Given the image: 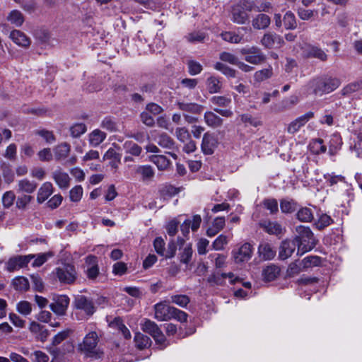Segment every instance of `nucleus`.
<instances>
[{"label": "nucleus", "mask_w": 362, "mask_h": 362, "mask_svg": "<svg viewBox=\"0 0 362 362\" xmlns=\"http://www.w3.org/2000/svg\"><path fill=\"white\" fill-rule=\"evenodd\" d=\"M362 89V80L354 81L344 87L342 89L343 95H349L354 92L358 91Z\"/></svg>", "instance_id": "50"}, {"label": "nucleus", "mask_w": 362, "mask_h": 362, "mask_svg": "<svg viewBox=\"0 0 362 362\" xmlns=\"http://www.w3.org/2000/svg\"><path fill=\"white\" fill-rule=\"evenodd\" d=\"M113 324H115L118 330L122 334L125 339H129L131 338V333L129 329L123 324L120 318H115Z\"/></svg>", "instance_id": "62"}, {"label": "nucleus", "mask_w": 362, "mask_h": 362, "mask_svg": "<svg viewBox=\"0 0 362 362\" xmlns=\"http://www.w3.org/2000/svg\"><path fill=\"white\" fill-rule=\"evenodd\" d=\"M279 272L280 269L279 267L274 264H271L264 269L262 275L265 281H272L276 279V278L279 276Z\"/></svg>", "instance_id": "31"}, {"label": "nucleus", "mask_w": 362, "mask_h": 362, "mask_svg": "<svg viewBox=\"0 0 362 362\" xmlns=\"http://www.w3.org/2000/svg\"><path fill=\"white\" fill-rule=\"evenodd\" d=\"M305 53L308 57L317 58L322 62L327 59V55L325 51L317 47H308L305 50Z\"/></svg>", "instance_id": "29"}, {"label": "nucleus", "mask_w": 362, "mask_h": 362, "mask_svg": "<svg viewBox=\"0 0 362 362\" xmlns=\"http://www.w3.org/2000/svg\"><path fill=\"white\" fill-rule=\"evenodd\" d=\"M264 207L270 211V214H276L278 210V202L275 199H266L262 202Z\"/></svg>", "instance_id": "57"}, {"label": "nucleus", "mask_w": 362, "mask_h": 362, "mask_svg": "<svg viewBox=\"0 0 362 362\" xmlns=\"http://www.w3.org/2000/svg\"><path fill=\"white\" fill-rule=\"evenodd\" d=\"M123 147L127 153L134 156H139L142 152L141 147L132 141H125Z\"/></svg>", "instance_id": "37"}, {"label": "nucleus", "mask_w": 362, "mask_h": 362, "mask_svg": "<svg viewBox=\"0 0 362 362\" xmlns=\"http://www.w3.org/2000/svg\"><path fill=\"white\" fill-rule=\"evenodd\" d=\"M261 44L268 49L280 47L284 44L283 38L274 33L264 34L261 40Z\"/></svg>", "instance_id": "12"}, {"label": "nucleus", "mask_w": 362, "mask_h": 362, "mask_svg": "<svg viewBox=\"0 0 362 362\" xmlns=\"http://www.w3.org/2000/svg\"><path fill=\"white\" fill-rule=\"evenodd\" d=\"M33 197L30 194H22L17 197L16 206L20 210H25L28 205L33 201Z\"/></svg>", "instance_id": "41"}, {"label": "nucleus", "mask_w": 362, "mask_h": 362, "mask_svg": "<svg viewBox=\"0 0 362 362\" xmlns=\"http://www.w3.org/2000/svg\"><path fill=\"white\" fill-rule=\"evenodd\" d=\"M37 187V182L26 178L18 180L17 183V192L18 193L32 194L35 192Z\"/></svg>", "instance_id": "19"}, {"label": "nucleus", "mask_w": 362, "mask_h": 362, "mask_svg": "<svg viewBox=\"0 0 362 362\" xmlns=\"http://www.w3.org/2000/svg\"><path fill=\"white\" fill-rule=\"evenodd\" d=\"M106 134L100 129H95L89 134L88 141L91 146H97L100 145L105 139Z\"/></svg>", "instance_id": "32"}, {"label": "nucleus", "mask_w": 362, "mask_h": 362, "mask_svg": "<svg viewBox=\"0 0 362 362\" xmlns=\"http://www.w3.org/2000/svg\"><path fill=\"white\" fill-rule=\"evenodd\" d=\"M222 39L231 43H239L243 40V36L233 32H225L221 34Z\"/></svg>", "instance_id": "53"}, {"label": "nucleus", "mask_w": 362, "mask_h": 362, "mask_svg": "<svg viewBox=\"0 0 362 362\" xmlns=\"http://www.w3.org/2000/svg\"><path fill=\"white\" fill-rule=\"evenodd\" d=\"M341 84L339 78L325 77L313 80L310 86L315 94L329 93L337 89Z\"/></svg>", "instance_id": "4"}, {"label": "nucleus", "mask_w": 362, "mask_h": 362, "mask_svg": "<svg viewBox=\"0 0 362 362\" xmlns=\"http://www.w3.org/2000/svg\"><path fill=\"white\" fill-rule=\"evenodd\" d=\"M175 136L177 139L182 143H185L191 139L190 133L185 127L176 128Z\"/></svg>", "instance_id": "46"}, {"label": "nucleus", "mask_w": 362, "mask_h": 362, "mask_svg": "<svg viewBox=\"0 0 362 362\" xmlns=\"http://www.w3.org/2000/svg\"><path fill=\"white\" fill-rule=\"evenodd\" d=\"M273 75V68L269 66L266 69L257 71L254 74V79L257 82H262L270 78Z\"/></svg>", "instance_id": "36"}, {"label": "nucleus", "mask_w": 362, "mask_h": 362, "mask_svg": "<svg viewBox=\"0 0 362 362\" xmlns=\"http://www.w3.org/2000/svg\"><path fill=\"white\" fill-rule=\"evenodd\" d=\"M303 271L305 270L301 265V261H295L288 265L286 273L288 276H294Z\"/></svg>", "instance_id": "48"}, {"label": "nucleus", "mask_w": 362, "mask_h": 362, "mask_svg": "<svg viewBox=\"0 0 362 362\" xmlns=\"http://www.w3.org/2000/svg\"><path fill=\"white\" fill-rule=\"evenodd\" d=\"M332 222L333 220L332 218L329 216L324 214L320 216L318 221L315 223V225L319 230H322L329 226Z\"/></svg>", "instance_id": "60"}, {"label": "nucleus", "mask_w": 362, "mask_h": 362, "mask_svg": "<svg viewBox=\"0 0 362 362\" xmlns=\"http://www.w3.org/2000/svg\"><path fill=\"white\" fill-rule=\"evenodd\" d=\"M253 4L252 11L256 12H268L271 8V4L268 1H262L261 3H258L254 1H251Z\"/></svg>", "instance_id": "61"}, {"label": "nucleus", "mask_w": 362, "mask_h": 362, "mask_svg": "<svg viewBox=\"0 0 362 362\" xmlns=\"http://www.w3.org/2000/svg\"><path fill=\"white\" fill-rule=\"evenodd\" d=\"M69 304V298L67 296L62 295L57 296L54 302L49 305L50 309L57 315H65Z\"/></svg>", "instance_id": "13"}, {"label": "nucleus", "mask_w": 362, "mask_h": 362, "mask_svg": "<svg viewBox=\"0 0 362 362\" xmlns=\"http://www.w3.org/2000/svg\"><path fill=\"white\" fill-rule=\"evenodd\" d=\"M52 177L59 188L66 189L69 187L71 180L69 175L61 168L56 169L52 173Z\"/></svg>", "instance_id": "16"}, {"label": "nucleus", "mask_w": 362, "mask_h": 362, "mask_svg": "<svg viewBox=\"0 0 362 362\" xmlns=\"http://www.w3.org/2000/svg\"><path fill=\"white\" fill-rule=\"evenodd\" d=\"M98 334L94 331L90 332L78 344V349L88 357L100 358L102 352L98 349Z\"/></svg>", "instance_id": "3"}, {"label": "nucleus", "mask_w": 362, "mask_h": 362, "mask_svg": "<svg viewBox=\"0 0 362 362\" xmlns=\"http://www.w3.org/2000/svg\"><path fill=\"white\" fill-rule=\"evenodd\" d=\"M284 25L287 30H293L297 26L296 19L291 11H288L284 16Z\"/></svg>", "instance_id": "42"}, {"label": "nucleus", "mask_w": 362, "mask_h": 362, "mask_svg": "<svg viewBox=\"0 0 362 362\" xmlns=\"http://www.w3.org/2000/svg\"><path fill=\"white\" fill-rule=\"evenodd\" d=\"M321 264V258L318 256H308L301 260V265L304 270L320 266Z\"/></svg>", "instance_id": "38"}, {"label": "nucleus", "mask_w": 362, "mask_h": 362, "mask_svg": "<svg viewBox=\"0 0 362 362\" xmlns=\"http://www.w3.org/2000/svg\"><path fill=\"white\" fill-rule=\"evenodd\" d=\"M219 58L221 61L233 65H236L239 61L236 56L227 52H221L220 54Z\"/></svg>", "instance_id": "64"}, {"label": "nucleus", "mask_w": 362, "mask_h": 362, "mask_svg": "<svg viewBox=\"0 0 362 362\" xmlns=\"http://www.w3.org/2000/svg\"><path fill=\"white\" fill-rule=\"evenodd\" d=\"M83 195V188L81 185H77L73 187L69 192V197L71 201L77 202H79Z\"/></svg>", "instance_id": "59"}, {"label": "nucleus", "mask_w": 362, "mask_h": 362, "mask_svg": "<svg viewBox=\"0 0 362 362\" xmlns=\"http://www.w3.org/2000/svg\"><path fill=\"white\" fill-rule=\"evenodd\" d=\"M206 84L210 93H217L221 89V83L219 80L215 77L209 78Z\"/></svg>", "instance_id": "54"}, {"label": "nucleus", "mask_w": 362, "mask_h": 362, "mask_svg": "<svg viewBox=\"0 0 362 362\" xmlns=\"http://www.w3.org/2000/svg\"><path fill=\"white\" fill-rule=\"evenodd\" d=\"M297 218L302 222H311L313 219V212L311 209L303 207L297 212Z\"/></svg>", "instance_id": "39"}, {"label": "nucleus", "mask_w": 362, "mask_h": 362, "mask_svg": "<svg viewBox=\"0 0 362 362\" xmlns=\"http://www.w3.org/2000/svg\"><path fill=\"white\" fill-rule=\"evenodd\" d=\"M149 160L153 163L160 170L168 169L170 165V161L163 155L151 156Z\"/></svg>", "instance_id": "28"}, {"label": "nucleus", "mask_w": 362, "mask_h": 362, "mask_svg": "<svg viewBox=\"0 0 362 362\" xmlns=\"http://www.w3.org/2000/svg\"><path fill=\"white\" fill-rule=\"evenodd\" d=\"M296 246H298V245L295 239L282 241L279 251V258L284 260L290 257L294 252Z\"/></svg>", "instance_id": "15"}, {"label": "nucleus", "mask_w": 362, "mask_h": 362, "mask_svg": "<svg viewBox=\"0 0 362 362\" xmlns=\"http://www.w3.org/2000/svg\"><path fill=\"white\" fill-rule=\"evenodd\" d=\"M259 257L263 260L272 259L276 255L275 249L268 243L264 242L259 244L258 247Z\"/></svg>", "instance_id": "17"}, {"label": "nucleus", "mask_w": 362, "mask_h": 362, "mask_svg": "<svg viewBox=\"0 0 362 362\" xmlns=\"http://www.w3.org/2000/svg\"><path fill=\"white\" fill-rule=\"evenodd\" d=\"M252 254V247L250 243H244L235 254L234 258L236 262H243L250 259Z\"/></svg>", "instance_id": "18"}, {"label": "nucleus", "mask_w": 362, "mask_h": 362, "mask_svg": "<svg viewBox=\"0 0 362 362\" xmlns=\"http://www.w3.org/2000/svg\"><path fill=\"white\" fill-rule=\"evenodd\" d=\"M134 341L136 347L139 349L148 348L151 346L152 344V341L150 337L140 332L135 334Z\"/></svg>", "instance_id": "34"}, {"label": "nucleus", "mask_w": 362, "mask_h": 362, "mask_svg": "<svg viewBox=\"0 0 362 362\" xmlns=\"http://www.w3.org/2000/svg\"><path fill=\"white\" fill-rule=\"evenodd\" d=\"M204 120L207 126L213 129L221 127L223 122V119L212 111L204 113Z\"/></svg>", "instance_id": "22"}, {"label": "nucleus", "mask_w": 362, "mask_h": 362, "mask_svg": "<svg viewBox=\"0 0 362 362\" xmlns=\"http://www.w3.org/2000/svg\"><path fill=\"white\" fill-rule=\"evenodd\" d=\"M214 68L222 72L224 75L229 76V77H235V70L230 68L227 65L221 63V62H217L214 65Z\"/></svg>", "instance_id": "52"}, {"label": "nucleus", "mask_w": 362, "mask_h": 362, "mask_svg": "<svg viewBox=\"0 0 362 362\" xmlns=\"http://www.w3.org/2000/svg\"><path fill=\"white\" fill-rule=\"evenodd\" d=\"M210 101L218 107H228L231 103L230 98L224 96H214Z\"/></svg>", "instance_id": "63"}, {"label": "nucleus", "mask_w": 362, "mask_h": 362, "mask_svg": "<svg viewBox=\"0 0 362 362\" xmlns=\"http://www.w3.org/2000/svg\"><path fill=\"white\" fill-rule=\"evenodd\" d=\"M228 243V238L225 235H220L212 243V247L215 250H222L224 246Z\"/></svg>", "instance_id": "55"}, {"label": "nucleus", "mask_w": 362, "mask_h": 362, "mask_svg": "<svg viewBox=\"0 0 362 362\" xmlns=\"http://www.w3.org/2000/svg\"><path fill=\"white\" fill-rule=\"evenodd\" d=\"M54 187L51 182H44L39 188L37 196V202L43 203L53 193Z\"/></svg>", "instance_id": "24"}, {"label": "nucleus", "mask_w": 362, "mask_h": 362, "mask_svg": "<svg viewBox=\"0 0 362 362\" xmlns=\"http://www.w3.org/2000/svg\"><path fill=\"white\" fill-rule=\"evenodd\" d=\"M158 144L162 148L173 150L176 148L175 142L174 140L167 134L163 133L160 134L156 140Z\"/></svg>", "instance_id": "30"}, {"label": "nucleus", "mask_w": 362, "mask_h": 362, "mask_svg": "<svg viewBox=\"0 0 362 362\" xmlns=\"http://www.w3.org/2000/svg\"><path fill=\"white\" fill-rule=\"evenodd\" d=\"M153 247L156 252L161 255L165 256V257H172L175 252V247L174 243L169 244V248L170 249V254L165 255V242L161 237H157L153 241Z\"/></svg>", "instance_id": "21"}, {"label": "nucleus", "mask_w": 362, "mask_h": 362, "mask_svg": "<svg viewBox=\"0 0 362 362\" xmlns=\"http://www.w3.org/2000/svg\"><path fill=\"white\" fill-rule=\"evenodd\" d=\"M271 19L269 16L260 13L257 15L252 21V27L257 30H263L269 27Z\"/></svg>", "instance_id": "26"}, {"label": "nucleus", "mask_w": 362, "mask_h": 362, "mask_svg": "<svg viewBox=\"0 0 362 362\" xmlns=\"http://www.w3.org/2000/svg\"><path fill=\"white\" fill-rule=\"evenodd\" d=\"M296 231L298 235L294 239L298 245V255H302L315 247L317 240L309 227L300 225L296 228Z\"/></svg>", "instance_id": "1"}, {"label": "nucleus", "mask_w": 362, "mask_h": 362, "mask_svg": "<svg viewBox=\"0 0 362 362\" xmlns=\"http://www.w3.org/2000/svg\"><path fill=\"white\" fill-rule=\"evenodd\" d=\"M29 329L32 333L36 334V339L40 341H46L48 337V330L45 329V326L35 321L30 324Z\"/></svg>", "instance_id": "20"}, {"label": "nucleus", "mask_w": 362, "mask_h": 362, "mask_svg": "<svg viewBox=\"0 0 362 362\" xmlns=\"http://www.w3.org/2000/svg\"><path fill=\"white\" fill-rule=\"evenodd\" d=\"M174 307L170 306L165 302H160L154 305V317L158 321H168L172 319V312Z\"/></svg>", "instance_id": "11"}, {"label": "nucleus", "mask_w": 362, "mask_h": 362, "mask_svg": "<svg viewBox=\"0 0 362 362\" xmlns=\"http://www.w3.org/2000/svg\"><path fill=\"white\" fill-rule=\"evenodd\" d=\"M176 105L179 110L183 112L184 119L188 124L197 122L199 117L197 115H200L204 110V107L202 105L195 103L177 101Z\"/></svg>", "instance_id": "5"}, {"label": "nucleus", "mask_w": 362, "mask_h": 362, "mask_svg": "<svg viewBox=\"0 0 362 362\" xmlns=\"http://www.w3.org/2000/svg\"><path fill=\"white\" fill-rule=\"evenodd\" d=\"M252 5L250 0H240L231 7V21L237 24H245L249 20L247 12L252 11Z\"/></svg>", "instance_id": "2"}, {"label": "nucleus", "mask_w": 362, "mask_h": 362, "mask_svg": "<svg viewBox=\"0 0 362 362\" xmlns=\"http://www.w3.org/2000/svg\"><path fill=\"white\" fill-rule=\"evenodd\" d=\"M16 199L15 193L10 190L6 192L2 197V204L5 208L11 207Z\"/></svg>", "instance_id": "58"}, {"label": "nucleus", "mask_w": 362, "mask_h": 362, "mask_svg": "<svg viewBox=\"0 0 362 362\" xmlns=\"http://www.w3.org/2000/svg\"><path fill=\"white\" fill-rule=\"evenodd\" d=\"M218 144V141L216 136L213 133L206 132L202 138L201 144L202 151L205 155H211L214 153Z\"/></svg>", "instance_id": "10"}, {"label": "nucleus", "mask_w": 362, "mask_h": 362, "mask_svg": "<svg viewBox=\"0 0 362 362\" xmlns=\"http://www.w3.org/2000/svg\"><path fill=\"white\" fill-rule=\"evenodd\" d=\"M35 255V257L33 258L34 261L32 263V266L34 267H39L46 262L49 258L52 257L53 256V253L52 252H48Z\"/></svg>", "instance_id": "43"}, {"label": "nucleus", "mask_w": 362, "mask_h": 362, "mask_svg": "<svg viewBox=\"0 0 362 362\" xmlns=\"http://www.w3.org/2000/svg\"><path fill=\"white\" fill-rule=\"evenodd\" d=\"M71 136L74 138H78L87 131V127L83 123H76L70 127Z\"/></svg>", "instance_id": "44"}, {"label": "nucleus", "mask_w": 362, "mask_h": 362, "mask_svg": "<svg viewBox=\"0 0 362 362\" xmlns=\"http://www.w3.org/2000/svg\"><path fill=\"white\" fill-rule=\"evenodd\" d=\"M53 151L56 160H62L68 157L71 151V146L68 143L64 142L56 146Z\"/></svg>", "instance_id": "25"}, {"label": "nucleus", "mask_w": 362, "mask_h": 362, "mask_svg": "<svg viewBox=\"0 0 362 362\" xmlns=\"http://www.w3.org/2000/svg\"><path fill=\"white\" fill-rule=\"evenodd\" d=\"M141 329L144 332H146L153 337L160 329L155 322L146 318L144 320V322L141 324Z\"/></svg>", "instance_id": "35"}, {"label": "nucleus", "mask_w": 362, "mask_h": 362, "mask_svg": "<svg viewBox=\"0 0 362 362\" xmlns=\"http://www.w3.org/2000/svg\"><path fill=\"white\" fill-rule=\"evenodd\" d=\"M10 38L16 45L27 47L30 44V40L26 35L18 30H14L10 33Z\"/></svg>", "instance_id": "23"}, {"label": "nucleus", "mask_w": 362, "mask_h": 362, "mask_svg": "<svg viewBox=\"0 0 362 362\" xmlns=\"http://www.w3.org/2000/svg\"><path fill=\"white\" fill-rule=\"evenodd\" d=\"M310 148L313 153L320 154L326 152L327 148L323 145V140L322 139H317L313 141L310 144Z\"/></svg>", "instance_id": "49"}, {"label": "nucleus", "mask_w": 362, "mask_h": 362, "mask_svg": "<svg viewBox=\"0 0 362 362\" xmlns=\"http://www.w3.org/2000/svg\"><path fill=\"white\" fill-rule=\"evenodd\" d=\"M76 310L83 313L84 317L88 318L95 312L96 308L93 300L84 296H77L74 300Z\"/></svg>", "instance_id": "7"}, {"label": "nucleus", "mask_w": 362, "mask_h": 362, "mask_svg": "<svg viewBox=\"0 0 362 362\" xmlns=\"http://www.w3.org/2000/svg\"><path fill=\"white\" fill-rule=\"evenodd\" d=\"M297 207V204L293 200L282 199L280 202V208L283 213H292Z\"/></svg>", "instance_id": "47"}, {"label": "nucleus", "mask_w": 362, "mask_h": 362, "mask_svg": "<svg viewBox=\"0 0 362 362\" xmlns=\"http://www.w3.org/2000/svg\"><path fill=\"white\" fill-rule=\"evenodd\" d=\"M101 127L111 132L117 131V124L111 117H105L101 122Z\"/></svg>", "instance_id": "51"}, {"label": "nucleus", "mask_w": 362, "mask_h": 362, "mask_svg": "<svg viewBox=\"0 0 362 362\" xmlns=\"http://www.w3.org/2000/svg\"><path fill=\"white\" fill-rule=\"evenodd\" d=\"M189 301V298L187 295H174L171 296V302L182 308H185Z\"/></svg>", "instance_id": "56"}, {"label": "nucleus", "mask_w": 362, "mask_h": 362, "mask_svg": "<svg viewBox=\"0 0 362 362\" xmlns=\"http://www.w3.org/2000/svg\"><path fill=\"white\" fill-rule=\"evenodd\" d=\"M314 117V112H308L305 115L292 121L287 127V132L289 134H295L303 127L310 119Z\"/></svg>", "instance_id": "14"}, {"label": "nucleus", "mask_w": 362, "mask_h": 362, "mask_svg": "<svg viewBox=\"0 0 362 362\" xmlns=\"http://www.w3.org/2000/svg\"><path fill=\"white\" fill-rule=\"evenodd\" d=\"M35 255H16L10 258L6 262V269L9 272H13L25 267Z\"/></svg>", "instance_id": "9"}, {"label": "nucleus", "mask_w": 362, "mask_h": 362, "mask_svg": "<svg viewBox=\"0 0 362 362\" xmlns=\"http://www.w3.org/2000/svg\"><path fill=\"white\" fill-rule=\"evenodd\" d=\"M136 173L142 176L143 180L151 179L154 176V170L151 165H139L136 170Z\"/></svg>", "instance_id": "40"}, {"label": "nucleus", "mask_w": 362, "mask_h": 362, "mask_svg": "<svg viewBox=\"0 0 362 362\" xmlns=\"http://www.w3.org/2000/svg\"><path fill=\"white\" fill-rule=\"evenodd\" d=\"M240 54L244 56V59L253 65H259L263 64L267 57L260 48L256 46L244 47L239 50Z\"/></svg>", "instance_id": "6"}, {"label": "nucleus", "mask_w": 362, "mask_h": 362, "mask_svg": "<svg viewBox=\"0 0 362 362\" xmlns=\"http://www.w3.org/2000/svg\"><path fill=\"white\" fill-rule=\"evenodd\" d=\"M6 19L16 27H21L25 21L23 14L18 10L11 11L8 13Z\"/></svg>", "instance_id": "33"}, {"label": "nucleus", "mask_w": 362, "mask_h": 362, "mask_svg": "<svg viewBox=\"0 0 362 362\" xmlns=\"http://www.w3.org/2000/svg\"><path fill=\"white\" fill-rule=\"evenodd\" d=\"M260 226L269 234L278 235L283 233L281 226L276 221H264Z\"/></svg>", "instance_id": "27"}, {"label": "nucleus", "mask_w": 362, "mask_h": 362, "mask_svg": "<svg viewBox=\"0 0 362 362\" xmlns=\"http://www.w3.org/2000/svg\"><path fill=\"white\" fill-rule=\"evenodd\" d=\"M13 285L16 290L20 291H25L29 288L28 280L23 276L15 278L13 280Z\"/></svg>", "instance_id": "45"}, {"label": "nucleus", "mask_w": 362, "mask_h": 362, "mask_svg": "<svg viewBox=\"0 0 362 362\" xmlns=\"http://www.w3.org/2000/svg\"><path fill=\"white\" fill-rule=\"evenodd\" d=\"M55 274L60 282L68 284L74 283L77 275L75 267L69 264L57 268Z\"/></svg>", "instance_id": "8"}]
</instances>
